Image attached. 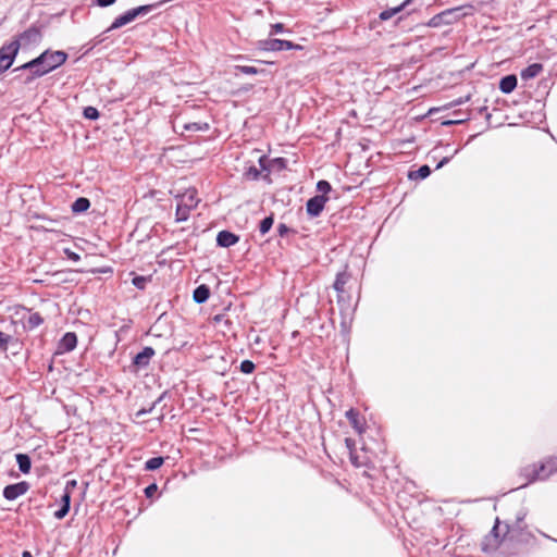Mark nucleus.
I'll list each match as a JSON object with an SVG mask.
<instances>
[{"instance_id":"nucleus-47","label":"nucleus","mask_w":557,"mask_h":557,"mask_svg":"<svg viewBox=\"0 0 557 557\" xmlns=\"http://www.w3.org/2000/svg\"><path fill=\"white\" fill-rule=\"evenodd\" d=\"M75 486H76L75 480L69 481L66 484V491H69L70 487H75Z\"/></svg>"},{"instance_id":"nucleus-32","label":"nucleus","mask_w":557,"mask_h":557,"mask_svg":"<svg viewBox=\"0 0 557 557\" xmlns=\"http://www.w3.org/2000/svg\"><path fill=\"white\" fill-rule=\"evenodd\" d=\"M255 363L250 360H244L242 363H240V371L243 373H246V374H250L253 372L255 370Z\"/></svg>"},{"instance_id":"nucleus-52","label":"nucleus","mask_w":557,"mask_h":557,"mask_svg":"<svg viewBox=\"0 0 557 557\" xmlns=\"http://www.w3.org/2000/svg\"><path fill=\"white\" fill-rule=\"evenodd\" d=\"M72 259H78V256L77 255L72 256Z\"/></svg>"},{"instance_id":"nucleus-4","label":"nucleus","mask_w":557,"mask_h":557,"mask_svg":"<svg viewBox=\"0 0 557 557\" xmlns=\"http://www.w3.org/2000/svg\"><path fill=\"white\" fill-rule=\"evenodd\" d=\"M158 4L140 5L138 8H135V9H132V10L125 12L124 14L117 16L113 21L111 26L108 28V32L113 30V29H117V28H120V27H122V26L133 22L137 16H139L141 14L149 13Z\"/></svg>"},{"instance_id":"nucleus-20","label":"nucleus","mask_w":557,"mask_h":557,"mask_svg":"<svg viewBox=\"0 0 557 557\" xmlns=\"http://www.w3.org/2000/svg\"><path fill=\"white\" fill-rule=\"evenodd\" d=\"M258 49L262 51H281L280 39H265L258 42Z\"/></svg>"},{"instance_id":"nucleus-6","label":"nucleus","mask_w":557,"mask_h":557,"mask_svg":"<svg viewBox=\"0 0 557 557\" xmlns=\"http://www.w3.org/2000/svg\"><path fill=\"white\" fill-rule=\"evenodd\" d=\"M502 543L500 522L497 519L492 531L482 541V550L485 553L495 552Z\"/></svg>"},{"instance_id":"nucleus-25","label":"nucleus","mask_w":557,"mask_h":557,"mask_svg":"<svg viewBox=\"0 0 557 557\" xmlns=\"http://www.w3.org/2000/svg\"><path fill=\"white\" fill-rule=\"evenodd\" d=\"M346 417L349 420L351 426L360 432L361 424H360V421H359V413H358V411H356L355 409H349L348 411H346Z\"/></svg>"},{"instance_id":"nucleus-18","label":"nucleus","mask_w":557,"mask_h":557,"mask_svg":"<svg viewBox=\"0 0 557 557\" xmlns=\"http://www.w3.org/2000/svg\"><path fill=\"white\" fill-rule=\"evenodd\" d=\"M517 86V77L515 75H507L499 82V89L504 94H510Z\"/></svg>"},{"instance_id":"nucleus-19","label":"nucleus","mask_w":557,"mask_h":557,"mask_svg":"<svg viewBox=\"0 0 557 557\" xmlns=\"http://www.w3.org/2000/svg\"><path fill=\"white\" fill-rule=\"evenodd\" d=\"M210 296V289L207 285L202 284L194 290L193 298L197 304H203Z\"/></svg>"},{"instance_id":"nucleus-7","label":"nucleus","mask_w":557,"mask_h":557,"mask_svg":"<svg viewBox=\"0 0 557 557\" xmlns=\"http://www.w3.org/2000/svg\"><path fill=\"white\" fill-rule=\"evenodd\" d=\"M29 484L25 481L7 485L3 490V496L8 500H15L20 496L27 493Z\"/></svg>"},{"instance_id":"nucleus-39","label":"nucleus","mask_w":557,"mask_h":557,"mask_svg":"<svg viewBox=\"0 0 557 557\" xmlns=\"http://www.w3.org/2000/svg\"><path fill=\"white\" fill-rule=\"evenodd\" d=\"M158 490L157 484H150L145 488V494L147 497H151Z\"/></svg>"},{"instance_id":"nucleus-37","label":"nucleus","mask_w":557,"mask_h":557,"mask_svg":"<svg viewBox=\"0 0 557 557\" xmlns=\"http://www.w3.org/2000/svg\"><path fill=\"white\" fill-rule=\"evenodd\" d=\"M284 32V24L282 23H275L271 25L270 35L278 34Z\"/></svg>"},{"instance_id":"nucleus-34","label":"nucleus","mask_w":557,"mask_h":557,"mask_svg":"<svg viewBox=\"0 0 557 557\" xmlns=\"http://www.w3.org/2000/svg\"><path fill=\"white\" fill-rule=\"evenodd\" d=\"M317 189L319 193H322V195H325L331 190V185L326 181H319L317 184Z\"/></svg>"},{"instance_id":"nucleus-15","label":"nucleus","mask_w":557,"mask_h":557,"mask_svg":"<svg viewBox=\"0 0 557 557\" xmlns=\"http://www.w3.org/2000/svg\"><path fill=\"white\" fill-rule=\"evenodd\" d=\"M524 518H525V513L520 512L517 516L515 523H512L511 525H507V524L505 525V530H506L505 534H509L511 537L518 536V533L523 530Z\"/></svg>"},{"instance_id":"nucleus-8","label":"nucleus","mask_w":557,"mask_h":557,"mask_svg":"<svg viewBox=\"0 0 557 557\" xmlns=\"http://www.w3.org/2000/svg\"><path fill=\"white\" fill-rule=\"evenodd\" d=\"M537 471L541 476V481L547 480L550 475L557 472V458L548 457L537 466Z\"/></svg>"},{"instance_id":"nucleus-42","label":"nucleus","mask_w":557,"mask_h":557,"mask_svg":"<svg viewBox=\"0 0 557 557\" xmlns=\"http://www.w3.org/2000/svg\"><path fill=\"white\" fill-rule=\"evenodd\" d=\"M115 1L116 0H96L97 4L102 8L113 4Z\"/></svg>"},{"instance_id":"nucleus-33","label":"nucleus","mask_w":557,"mask_h":557,"mask_svg":"<svg viewBox=\"0 0 557 557\" xmlns=\"http://www.w3.org/2000/svg\"><path fill=\"white\" fill-rule=\"evenodd\" d=\"M280 45H281L282 50H292V49L300 50V49H302V47L300 45H296L289 40L280 39Z\"/></svg>"},{"instance_id":"nucleus-16","label":"nucleus","mask_w":557,"mask_h":557,"mask_svg":"<svg viewBox=\"0 0 557 557\" xmlns=\"http://www.w3.org/2000/svg\"><path fill=\"white\" fill-rule=\"evenodd\" d=\"M40 38V32L37 28H29L22 33L16 40L20 41V46L36 42Z\"/></svg>"},{"instance_id":"nucleus-17","label":"nucleus","mask_w":557,"mask_h":557,"mask_svg":"<svg viewBox=\"0 0 557 557\" xmlns=\"http://www.w3.org/2000/svg\"><path fill=\"white\" fill-rule=\"evenodd\" d=\"M543 71V65L540 63H533L521 71V78L524 81L536 77Z\"/></svg>"},{"instance_id":"nucleus-5","label":"nucleus","mask_w":557,"mask_h":557,"mask_svg":"<svg viewBox=\"0 0 557 557\" xmlns=\"http://www.w3.org/2000/svg\"><path fill=\"white\" fill-rule=\"evenodd\" d=\"M20 50V41L12 40L0 48V75L12 65Z\"/></svg>"},{"instance_id":"nucleus-40","label":"nucleus","mask_w":557,"mask_h":557,"mask_svg":"<svg viewBox=\"0 0 557 557\" xmlns=\"http://www.w3.org/2000/svg\"><path fill=\"white\" fill-rule=\"evenodd\" d=\"M161 399H162V397H160L157 401H154L149 409H141V410L137 411L136 417L139 418L148 412H151L153 410L156 404L159 403Z\"/></svg>"},{"instance_id":"nucleus-13","label":"nucleus","mask_w":557,"mask_h":557,"mask_svg":"<svg viewBox=\"0 0 557 557\" xmlns=\"http://www.w3.org/2000/svg\"><path fill=\"white\" fill-rule=\"evenodd\" d=\"M77 344V336L73 332H67L63 335L59 343V351L60 352H66L71 351L76 347Z\"/></svg>"},{"instance_id":"nucleus-49","label":"nucleus","mask_w":557,"mask_h":557,"mask_svg":"<svg viewBox=\"0 0 557 557\" xmlns=\"http://www.w3.org/2000/svg\"><path fill=\"white\" fill-rule=\"evenodd\" d=\"M459 121H447L445 122L444 124L445 125H451V124H455V123H458Z\"/></svg>"},{"instance_id":"nucleus-2","label":"nucleus","mask_w":557,"mask_h":557,"mask_svg":"<svg viewBox=\"0 0 557 557\" xmlns=\"http://www.w3.org/2000/svg\"><path fill=\"white\" fill-rule=\"evenodd\" d=\"M471 5L457 7L453 9H447L436 15H434L426 25L429 27H440L442 25H450L459 21L462 16L470 14Z\"/></svg>"},{"instance_id":"nucleus-48","label":"nucleus","mask_w":557,"mask_h":557,"mask_svg":"<svg viewBox=\"0 0 557 557\" xmlns=\"http://www.w3.org/2000/svg\"><path fill=\"white\" fill-rule=\"evenodd\" d=\"M22 557H33L32 554L27 550L23 552Z\"/></svg>"},{"instance_id":"nucleus-31","label":"nucleus","mask_w":557,"mask_h":557,"mask_svg":"<svg viewBox=\"0 0 557 557\" xmlns=\"http://www.w3.org/2000/svg\"><path fill=\"white\" fill-rule=\"evenodd\" d=\"M84 116L89 120H97L99 117V112L94 107H86L84 109Z\"/></svg>"},{"instance_id":"nucleus-27","label":"nucleus","mask_w":557,"mask_h":557,"mask_svg":"<svg viewBox=\"0 0 557 557\" xmlns=\"http://www.w3.org/2000/svg\"><path fill=\"white\" fill-rule=\"evenodd\" d=\"M42 322H44V319L41 318V315L37 312H34V313H30L27 319V326L29 329H35V327L39 326Z\"/></svg>"},{"instance_id":"nucleus-51","label":"nucleus","mask_w":557,"mask_h":557,"mask_svg":"<svg viewBox=\"0 0 557 557\" xmlns=\"http://www.w3.org/2000/svg\"><path fill=\"white\" fill-rule=\"evenodd\" d=\"M72 259H78V256L77 255L72 256Z\"/></svg>"},{"instance_id":"nucleus-29","label":"nucleus","mask_w":557,"mask_h":557,"mask_svg":"<svg viewBox=\"0 0 557 557\" xmlns=\"http://www.w3.org/2000/svg\"><path fill=\"white\" fill-rule=\"evenodd\" d=\"M273 225V218L272 216H267L264 218L261 223H260V226H259V231L262 235H264L265 233H268L271 227Z\"/></svg>"},{"instance_id":"nucleus-30","label":"nucleus","mask_w":557,"mask_h":557,"mask_svg":"<svg viewBox=\"0 0 557 557\" xmlns=\"http://www.w3.org/2000/svg\"><path fill=\"white\" fill-rule=\"evenodd\" d=\"M235 70L246 75H256L259 73V70L257 67L248 65H237L235 66Z\"/></svg>"},{"instance_id":"nucleus-44","label":"nucleus","mask_w":557,"mask_h":557,"mask_svg":"<svg viewBox=\"0 0 557 557\" xmlns=\"http://www.w3.org/2000/svg\"><path fill=\"white\" fill-rule=\"evenodd\" d=\"M450 160L449 157H445L442 159V161L437 164L436 169H441L442 166H444L446 163H448Z\"/></svg>"},{"instance_id":"nucleus-46","label":"nucleus","mask_w":557,"mask_h":557,"mask_svg":"<svg viewBox=\"0 0 557 557\" xmlns=\"http://www.w3.org/2000/svg\"><path fill=\"white\" fill-rule=\"evenodd\" d=\"M249 174H252L253 178H257L259 176V171L256 168H250Z\"/></svg>"},{"instance_id":"nucleus-21","label":"nucleus","mask_w":557,"mask_h":557,"mask_svg":"<svg viewBox=\"0 0 557 557\" xmlns=\"http://www.w3.org/2000/svg\"><path fill=\"white\" fill-rule=\"evenodd\" d=\"M89 207L90 201L85 197H79L72 203V211L75 213H82L88 210Z\"/></svg>"},{"instance_id":"nucleus-22","label":"nucleus","mask_w":557,"mask_h":557,"mask_svg":"<svg viewBox=\"0 0 557 557\" xmlns=\"http://www.w3.org/2000/svg\"><path fill=\"white\" fill-rule=\"evenodd\" d=\"M16 461H17V465H18V469L23 473H28L29 472L32 462H30V458L27 455H25V454H17L16 455Z\"/></svg>"},{"instance_id":"nucleus-24","label":"nucleus","mask_w":557,"mask_h":557,"mask_svg":"<svg viewBox=\"0 0 557 557\" xmlns=\"http://www.w3.org/2000/svg\"><path fill=\"white\" fill-rule=\"evenodd\" d=\"M431 174V169L428 165L420 166L417 171L409 172L410 180H423Z\"/></svg>"},{"instance_id":"nucleus-38","label":"nucleus","mask_w":557,"mask_h":557,"mask_svg":"<svg viewBox=\"0 0 557 557\" xmlns=\"http://www.w3.org/2000/svg\"><path fill=\"white\" fill-rule=\"evenodd\" d=\"M10 336L3 332H0V349L5 350Z\"/></svg>"},{"instance_id":"nucleus-43","label":"nucleus","mask_w":557,"mask_h":557,"mask_svg":"<svg viewBox=\"0 0 557 557\" xmlns=\"http://www.w3.org/2000/svg\"><path fill=\"white\" fill-rule=\"evenodd\" d=\"M185 128L189 129V131H199V129H201V127L197 123L188 124V125L185 126Z\"/></svg>"},{"instance_id":"nucleus-45","label":"nucleus","mask_w":557,"mask_h":557,"mask_svg":"<svg viewBox=\"0 0 557 557\" xmlns=\"http://www.w3.org/2000/svg\"><path fill=\"white\" fill-rule=\"evenodd\" d=\"M288 231V227L285 224H280L278 232L281 235L285 234Z\"/></svg>"},{"instance_id":"nucleus-28","label":"nucleus","mask_w":557,"mask_h":557,"mask_svg":"<svg viewBox=\"0 0 557 557\" xmlns=\"http://www.w3.org/2000/svg\"><path fill=\"white\" fill-rule=\"evenodd\" d=\"M345 444H346V447H347V449H348V451H349V458H350V461H351L355 466L359 467V466H360V463L358 462L357 457H356V456H355V454H354V447H355V442H354V440H351V438H345Z\"/></svg>"},{"instance_id":"nucleus-11","label":"nucleus","mask_w":557,"mask_h":557,"mask_svg":"<svg viewBox=\"0 0 557 557\" xmlns=\"http://www.w3.org/2000/svg\"><path fill=\"white\" fill-rule=\"evenodd\" d=\"M520 476H522L525 481L520 485V487H524L529 485L530 483H533L535 481H541L540 473L537 471L536 465H531L522 468L520 470Z\"/></svg>"},{"instance_id":"nucleus-10","label":"nucleus","mask_w":557,"mask_h":557,"mask_svg":"<svg viewBox=\"0 0 557 557\" xmlns=\"http://www.w3.org/2000/svg\"><path fill=\"white\" fill-rule=\"evenodd\" d=\"M350 280L351 276L346 271L337 274L334 282V289L338 294V302L345 299V294L347 293L346 285L350 282Z\"/></svg>"},{"instance_id":"nucleus-3","label":"nucleus","mask_w":557,"mask_h":557,"mask_svg":"<svg viewBox=\"0 0 557 557\" xmlns=\"http://www.w3.org/2000/svg\"><path fill=\"white\" fill-rule=\"evenodd\" d=\"M199 198L195 189L186 190L178 199L176 207V220L186 221L193 209L197 207Z\"/></svg>"},{"instance_id":"nucleus-41","label":"nucleus","mask_w":557,"mask_h":557,"mask_svg":"<svg viewBox=\"0 0 557 557\" xmlns=\"http://www.w3.org/2000/svg\"><path fill=\"white\" fill-rule=\"evenodd\" d=\"M62 505H66L67 508H70V503H71V495H70V492L69 491H65V493L63 494L62 496Z\"/></svg>"},{"instance_id":"nucleus-26","label":"nucleus","mask_w":557,"mask_h":557,"mask_svg":"<svg viewBox=\"0 0 557 557\" xmlns=\"http://www.w3.org/2000/svg\"><path fill=\"white\" fill-rule=\"evenodd\" d=\"M164 462L162 457H153L146 461L145 468L146 470L153 471L159 469Z\"/></svg>"},{"instance_id":"nucleus-23","label":"nucleus","mask_w":557,"mask_h":557,"mask_svg":"<svg viewBox=\"0 0 557 557\" xmlns=\"http://www.w3.org/2000/svg\"><path fill=\"white\" fill-rule=\"evenodd\" d=\"M411 0H404L399 5L389 7L387 5L385 8V21L396 15L398 12H400L407 4H409Z\"/></svg>"},{"instance_id":"nucleus-12","label":"nucleus","mask_w":557,"mask_h":557,"mask_svg":"<svg viewBox=\"0 0 557 557\" xmlns=\"http://www.w3.org/2000/svg\"><path fill=\"white\" fill-rule=\"evenodd\" d=\"M154 356V350L151 347H145L140 352H138L134 359L133 363L137 368H145L149 364L151 358Z\"/></svg>"},{"instance_id":"nucleus-14","label":"nucleus","mask_w":557,"mask_h":557,"mask_svg":"<svg viewBox=\"0 0 557 557\" xmlns=\"http://www.w3.org/2000/svg\"><path fill=\"white\" fill-rule=\"evenodd\" d=\"M239 240V237L232 232L221 231L216 236V243L221 247H231Z\"/></svg>"},{"instance_id":"nucleus-9","label":"nucleus","mask_w":557,"mask_h":557,"mask_svg":"<svg viewBox=\"0 0 557 557\" xmlns=\"http://www.w3.org/2000/svg\"><path fill=\"white\" fill-rule=\"evenodd\" d=\"M326 200L324 195L310 198L306 205L307 213L311 216H318L322 212Z\"/></svg>"},{"instance_id":"nucleus-1","label":"nucleus","mask_w":557,"mask_h":557,"mask_svg":"<svg viewBox=\"0 0 557 557\" xmlns=\"http://www.w3.org/2000/svg\"><path fill=\"white\" fill-rule=\"evenodd\" d=\"M67 59V54L63 51H45L36 59L18 66L13 72L30 71L24 79V84H29L36 77L44 76L45 74L53 71L62 65Z\"/></svg>"},{"instance_id":"nucleus-35","label":"nucleus","mask_w":557,"mask_h":557,"mask_svg":"<svg viewBox=\"0 0 557 557\" xmlns=\"http://www.w3.org/2000/svg\"><path fill=\"white\" fill-rule=\"evenodd\" d=\"M146 283H147V278L145 276H136L133 278V284L137 288H140V289L145 288Z\"/></svg>"},{"instance_id":"nucleus-50","label":"nucleus","mask_w":557,"mask_h":557,"mask_svg":"<svg viewBox=\"0 0 557 557\" xmlns=\"http://www.w3.org/2000/svg\"><path fill=\"white\" fill-rule=\"evenodd\" d=\"M379 18H380V20H383V12H381V13L379 14Z\"/></svg>"},{"instance_id":"nucleus-36","label":"nucleus","mask_w":557,"mask_h":557,"mask_svg":"<svg viewBox=\"0 0 557 557\" xmlns=\"http://www.w3.org/2000/svg\"><path fill=\"white\" fill-rule=\"evenodd\" d=\"M69 510L70 508H67L66 505H62V507L54 512V517L57 519H63L67 515Z\"/></svg>"}]
</instances>
